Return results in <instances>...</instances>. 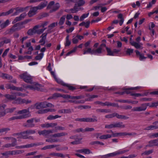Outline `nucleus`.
<instances>
[{"label":"nucleus","instance_id":"obj_1","mask_svg":"<svg viewBox=\"0 0 158 158\" xmlns=\"http://www.w3.org/2000/svg\"><path fill=\"white\" fill-rule=\"evenodd\" d=\"M61 97L64 98H70L71 99L69 100L68 102L71 103H73L76 104H83L85 101L83 100H80L84 98V97L81 95L77 96H71L68 95H62Z\"/></svg>","mask_w":158,"mask_h":158},{"label":"nucleus","instance_id":"obj_62","mask_svg":"<svg viewBox=\"0 0 158 158\" xmlns=\"http://www.w3.org/2000/svg\"><path fill=\"white\" fill-rule=\"evenodd\" d=\"M9 50V48H8L6 49L4 52L2 54V57H4L5 56H6Z\"/></svg>","mask_w":158,"mask_h":158},{"label":"nucleus","instance_id":"obj_50","mask_svg":"<svg viewBox=\"0 0 158 158\" xmlns=\"http://www.w3.org/2000/svg\"><path fill=\"white\" fill-rule=\"evenodd\" d=\"M92 118H89V122H94L97 121V117L95 116H93Z\"/></svg>","mask_w":158,"mask_h":158},{"label":"nucleus","instance_id":"obj_33","mask_svg":"<svg viewBox=\"0 0 158 158\" xmlns=\"http://www.w3.org/2000/svg\"><path fill=\"white\" fill-rule=\"evenodd\" d=\"M114 127H118L120 128H123L125 127L124 124L121 122H116L114 123Z\"/></svg>","mask_w":158,"mask_h":158},{"label":"nucleus","instance_id":"obj_7","mask_svg":"<svg viewBox=\"0 0 158 158\" xmlns=\"http://www.w3.org/2000/svg\"><path fill=\"white\" fill-rule=\"evenodd\" d=\"M31 101L28 100H26L25 99H22L20 98H16L15 99L14 102H13V104H21L24 103L26 104H28L30 103Z\"/></svg>","mask_w":158,"mask_h":158},{"label":"nucleus","instance_id":"obj_34","mask_svg":"<svg viewBox=\"0 0 158 158\" xmlns=\"http://www.w3.org/2000/svg\"><path fill=\"white\" fill-rule=\"evenodd\" d=\"M9 24V20L8 19H7L6 21L5 22L1 23L0 25V27L1 28L3 29L5 28L6 27L8 26Z\"/></svg>","mask_w":158,"mask_h":158},{"label":"nucleus","instance_id":"obj_56","mask_svg":"<svg viewBox=\"0 0 158 158\" xmlns=\"http://www.w3.org/2000/svg\"><path fill=\"white\" fill-rule=\"evenodd\" d=\"M57 24L58 23L57 22L53 23L50 24L48 26V28L50 29H52L54 27L56 26L57 25Z\"/></svg>","mask_w":158,"mask_h":158},{"label":"nucleus","instance_id":"obj_32","mask_svg":"<svg viewBox=\"0 0 158 158\" xmlns=\"http://www.w3.org/2000/svg\"><path fill=\"white\" fill-rule=\"evenodd\" d=\"M57 146V145L52 144L47 145L41 148V150H46L48 149H52L56 147Z\"/></svg>","mask_w":158,"mask_h":158},{"label":"nucleus","instance_id":"obj_38","mask_svg":"<svg viewBox=\"0 0 158 158\" xmlns=\"http://www.w3.org/2000/svg\"><path fill=\"white\" fill-rule=\"evenodd\" d=\"M65 17L66 16L65 15H64L60 18L58 23L59 25H62L63 24L65 21Z\"/></svg>","mask_w":158,"mask_h":158},{"label":"nucleus","instance_id":"obj_17","mask_svg":"<svg viewBox=\"0 0 158 158\" xmlns=\"http://www.w3.org/2000/svg\"><path fill=\"white\" fill-rule=\"evenodd\" d=\"M128 151L129 150H119L114 152L109 153V155H110V157L114 156L117 155L123 154Z\"/></svg>","mask_w":158,"mask_h":158},{"label":"nucleus","instance_id":"obj_51","mask_svg":"<svg viewBox=\"0 0 158 158\" xmlns=\"http://www.w3.org/2000/svg\"><path fill=\"white\" fill-rule=\"evenodd\" d=\"M1 155L6 158H8L9 156L10 155L9 151H6L5 152L1 153Z\"/></svg>","mask_w":158,"mask_h":158},{"label":"nucleus","instance_id":"obj_53","mask_svg":"<svg viewBox=\"0 0 158 158\" xmlns=\"http://www.w3.org/2000/svg\"><path fill=\"white\" fill-rule=\"evenodd\" d=\"M43 56V53H40L35 57V59L37 60H40L42 59Z\"/></svg>","mask_w":158,"mask_h":158},{"label":"nucleus","instance_id":"obj_29","mask_svg":"<svg viewBox=\"0 0 158 158\" xmlns=\"http://www.w3.org/2000/svg\"><path fill=\"white\" fill-rule=\"evenodd\" d=\"M35 144L33 143H31L29 144H27L25 145H22L20 146H16L15 148L17 149H20L25 148H30L33 147L35 146Z\"/></svg>","mask_w":158,"mask_h":158},{"label":"nucleus","instance_id":"obj_25","mask_svg":"<svg viewBox=\"0 0 158 158\" xmlns=\"http://www.w3.org/2000/svg\"><path fill=\"white\" fill-rule=\"evenodd\" d=\"M99 104H101L102 106H112L114 107H118V104L109 102H106L105 103H102L101 102H99L98 103Z\"/></svg>","mask_w":158,"mask_h":158},{"label":"nucleus","instance_id":"obj_58","mask_svg":"<svg viewBox=\"0 0 158 158\" xmlns=\"http://www.w3.org/2000/svg\"><path fill=\"white\" fill-rule=\"evenodd\" d=\"M114 126V123L111 124L109 125H105V128L108 129H111L113 128H115Z\"/></svg>","mask_w":158,"mask_h":158},{"label":"nucleus","instance_id":"obj_4","mask_svg":"<svg viewBox=\"0 0 158 158\" xmlns=\"http://www.w3.org/2000/svg\"><path fill=\"white\" fill-rule=\"evenodd\" d=\"M17 113L19 115L21 119L28 118L31 116L29 110L28 109L19 110L18 111Z\"/></svg>","mask_w":158,"mask_h":158},{"label":"nucleus","instance_id":"obj_30","mask_svg":"<svg viewBox=\"0 0 158 158\" xmlns=\"http://www.w3.org/2000/svg\"><path fill=\"white\" fill-rule=\"evenodd\" d=\"M10 155H13L19 154L22 153L24 152V151L20 150H14L12 151H9Z\"/></svg>","mask_w":158,"mask_h":158},{"label":"nucleus","instance_id":"obj_41","mask_svg":"<svg viewBox=\"0 0 158 158\" xmlns=\"http://www.w3.org/2000/svg\"><path fill=\"white\" fill-rule=\"evenodd\" d=\"M96 111L98 112L108 113L110 112V110L109 109H97Z\"/></svg>","mask_w":158,"mask_h":158},{"label":"nucleus","instance_id":"obj_14","mask_svg":"<svg viewBox=\"0 0 158 158\" xmlns=\"http://www.w3.org/2000/svg\"><path fill=\"white\" fill-rule=\"evenodd\" d=\"M11 143H8L3 145L5 148H10L14 147L17 145V140L16 139H13Z\"/></svg>","mask_w":158,"mask_h":158},{"label":"nucleus","instance_id":"obj_23","mask_svg":"<svg viewBox=\"0 0 158 158\" xmlns=\"http://www.w3.org/2000/svg\"><path fill=\"white\" fill-rule=\"evenodd\" d=\"M42 108H46L47 107H53L54 106L51 103L47 102H40Z\"/></svg>","mask_w":158,"mask_h":158},{"label":"nucleus","instance_id":"obj_19","mask_svg":"<svg viewBox=\"0 0 158 158\" xmlns=\"http://www.w3.org/2000/svg\"><path fill=\"white\" fill-rule=\"evenodd\" d=\"M106 45L104 44H102L100 46L95 50H94V54L101 53L103 50V47H106Z\"/></svg>","mask_w":158,"mask_h":158},{"label":"nucleus","instance_id":"obj_48","mask_svg":"<svg viewBox=\"0 0 158 158\" xmlns=\"http://www.w3.org/2000/svg\"><path fill=\"white\" fill-rule=\"evenodd\" d=\"M153 150H149L145 151L144 152H143L141 153L142 156L143 155H149L153 152Z\"/></svg>","mask_w":158,"mask_h":158},{"label":"nucleus","instance_id":"obj_9","mask_svg":"<svg viewBox=\"0 0 158 158\" xmlns=\"http://www.w3.org/2000/svg\"><path fill=\"white\" fill-rule=\"evenodd\" d=\"M55 79L58 83L63 86L67 87L69 90H73L75 89V88L73 86L71 85H70L65 83L60 79H57L56 77Z\"/></svg>","mask_w":158,"mask_h":158},{"label":"nucleus","instance_id":"obj_31","mask_svg":"<svg viewBox=\"0 0 158 158\" xmlns=\"http://www.w3.org/2000/svg\"><path fill=\"white\" fill-rule=\"evenodd\" d=\"M94 50H92L90 48H86L83 50V54L84 55L89 53L91 55L94 54Z\"/></svg>","mask_w":158,"mask_h":158},{"label":"nucleus","instance_id":"obj_37","mask_svg":"<svg viewBox=\"0 0 158 158\" xmlns=\"http://www.w3.org/2000/svg\"><path fill=\"white\" fill-rule=\"evenodd\" d=\"M49 155L50 156L60 157H64V156L63 154L61 153H55V152L51 153L49 154Z\"/></svg>","mask_w":158,"mask_h":158},{"label":"nucleus","instance_id":"obj_2","mask_svg":"<svg viewBox=\"0 0 158 158\" xmlns=\"http://www.w3.org/2000/svg\"><path fill=\"white\" fill-rule=\"evenodd\" d=\"M60 7V4L57 3L55 4V2L53 1L50 2L48 4L47 9L50 10V13H52L57 10Z\"/></svg>","mask_w":158,"mask_h":158},{"label":"nucleus","instance_id":"obj_47","mask_svg":"<svg viewBox=\"0 0 158 158\" xmlns=\"http://www.w3.org/2000/svg\"><path fill=\"white\" fill-rule=\"evenodd\" d=\"M16 110V108L15 107L12 108H8L6 109L5 110L6 113H12L14 110Z\"/></svg>","mask_w":158,"mask_h":158},{"label":"nucleus","instance_id":"obj_55","mask_svg":"<svg viewBox=\"0 0 158 158\" xmlns=\"http://www.w3.org/2000/svg\"><path fill=\"white\" fill-rule=\"evenodd\" d=\"M89 13L87 14H83L80 18V21H82L84 20V19L87 17L89 15Z\"/></svg>","mask_w":158,"mask_h":158},{"label":"nucleus","instance_id":"obj_45","mask_svg":"<svg viewBox=\"0 0 158 158\" xmlns=\"http://www.w3.org/2000/svg\"><path fill=\"white\" fill-rule=\"evenodd\" d=\"M47 35V33H44L41 36L42 38L39 41L40 43H42L43 42H45V40L46 39Z\"/></svg>","mask_w":158,"mask_h":158},{"label":"nucleus","instance_id":"obj_42","mask_svg":"<svg viewBox=\"0 0 158 158\" xmlns=\"http://www.w3.org/2000/svg\"><path fill=\"white\" fill-rule=\"evenodd\" d=\"M118 18L120 19L119 25L120 26L122 25L124 21V19L123 17V15L121 14H119L118 15Z\"/></svg>","mask_w":158,"mask_h":158},{"label":"nucleus","instance_id":"obj_21","mask_svg":"<svg viewBox=\"0 0 158 158\" xmlns=\"http://www.w3.org/2000/svg\"><path fill=\"white\" fill-rule=\"evenodd\" d=\"M37 10L35 6L32 7L28 13V15L29 17H32L36 14Z\"/></svg>","mask_w":158,"mask_h":158},{"label":"nucleus","instance_id":"obj_10","mask_svg":"<svg viewBox=\"0 0 158 158\" xmlns=\"http://www.w3.org/2000/svg\"><path fill=\"white\" fill-rule=\"evenodd\" d=\"M136 135L135 133H127V132H119L116 133L115 134H113V136L114 137H117L119 136H122L124 135H128L130 136H134Z\"/></svg>","mask_w":158,"mask_h":158},{"label":"nucleus","instance_id":"obj_44","mask_svg":"<svg viewBox=\"0 0 158 158\" xmlns=\"http://www.w3.org/2000/svg\"><path fill=\"white\" fill-rule=\"evenodd\" d=\"M46 141L50 143L57 142L59 141V140L57 139H52L50 138L46 139Z\"/></svg>","mask_w":158,"mask_h":158},{"label":"nucleus","instance_id":"obj_46","mask_svg":"<svg viewBox=\"0 0 158 158\" xmlns=\"http://www.w3.org/2000/svg\"><path fill=\"white\" fill-rule=\"evenodd\" d=\"M106 48L107 51V55L111 56H115V54L114 53L113 51H112L109 48L106 47Z\"/></svg>","mask_w":158,"mask_h":158},{"label":"nucleus","instance_id":"obj_40","mask_svg":"<svg viewBox=\"0 0 158 158\" xmlns=\"http://www.w3.org/2000/svg\"><path fill=\"white\" fill-rule=\"evenodd\" d=\"M71 41L69 40V35H67L66 38L65 42L64 43V45L65 47L69 46L71 44Z\"/></svg>","mask_w":158,"mask_h":158},{"label":"nucleus","instance_id":"obj_12","mask_svg":"<svg viewBox=\"0 0 158 158\" xmlns=\"http://www.w3.org/2000/svg\"><path fill=\"white\" fill-rule=\"evenodd\" d=\"M146 108V104H143L140 106L134 107L132 110L135 111H141L145 110Z\"/></svg>","mask_w":158,"mask_h":158},{"label":"nucleus","instance_id":"obj_11","mask_svg":"<svg viewBox=\"0 0 158 158\" xmlns=\"http://www.w3.org/2000/svg\"><path fill=\"white\" fill-rule=\"evenodd\" d=\"M158 121H156L152 123V125L148 126L144 128L145 130H152L158 129Z\"/></svg>","mask_w":158,"mask_h":158},{"label":"nucleus","instance_id":"obj_49","mask_svg":"<svg viewBox=\"0 0 158 158\" xmlns=\"http://www.w3.org/2000/svg\"><path fill=\"white\" fill-rule=\"evenodd\" d=\"M21 119L19 115L13 116L9 118V120L10 121L14 120L16 119Z\"/></svg>","mask_w":158,"mask_h":158},{"label":"nucleus","instance_id":"obj_24","mask_svg":"<svg viewBox=\"0 0 158 158\" xmlns=\"http://www.w3.org/2000/svg\"><path fill=\"white\" fill-rule=\"evenodd\" d=\"M135 52L136 55L139 56V60H140L143 61L147 58V57H145L143 54L141 53L138 50H136Z\"/></svg>","mask_w":158,"mask_h":158},{"label":"nucleus","instance_id":"obj_13","mask_svg":"<svg viewBox=\"0 0 158 158\" xmlns=\"http://www.w3.org/2000/svg\"><path fill=\"white\" fill-rule=\"evenodd\" d=\"M53 132L52 130H44L42 131H39L38 133L40 135H42L45 136H47L49 135V134Z\"/></svg>","mask_w":158,"mask_h":158},{"label":"nucleus","instance_id":"obj_27","mask_svg":"<svg viewBox=\"0 0 158 158\" xmlns=\"http://www.w3.org/2000/svg\"><path fill=\"white\" fill-rule=\"evenodd\" d=\"M7 99L10 100H15L16 98V95L15 94V93H12V94H6L4 95Z\"/></svg>","mask_w":158,"mask_h":158},{"label":"nucleus","instance_id":"obj_6","mask_svg":"<svg viewBox=\"0 0 158 158\" xmlns=\"http://www.w3.org/2000/svg\"><path fill=\"white\" fill-rule=\"evenodd\" d=\"M26 88H29L33 90L41 91L42 87L40 85L36 82H34L32 85H27L25 86Z\"/></svg>","mask_w":158,"mask_h":158},{"label":"nucleus","instance_id":"obj_8","mask_svg":"<svg viewBox=\"0 0 158 158\" xmlns=\"http://www.w3.org/2000/svg\"><path fill=\"white\" fill-rule=\"evenodd\" d=\"M17 138H23L24 139H33V138L31 136H28L27 131L20 133L17 135Z\"/></svg>","mask_w":158,"mask_h":158},{"label":"nucleus","instance_id":"obj_18","mask_svg":"<svg viewBox=\"0 0 158 158\" xmlns=\"http://www.w3.org/2000/svg\"><path fill=\"white\" fill-rule=\"evenodd\" d=\"M148 144L146 146V147H151L154 146H158V139H154L149 141Z\"/></svg>","mask_w":158,"mask_h":158},{"label":"nucleus","instance_id":"obj_43","mask_svg":"<svg viewBox=\"0 0 158 158\" xmlns=\"http://www.w3.org/2000/svg\"><path fill=\"white\" fill-rule=\"evenodd\" d=\"M112 137V135L110 134H107L103 135L100 136L99 138L101 139H106L108 138H111Z\"/></svg>","mask_w":158,"mask_h":158},{"label":"nucleus","instance_id":"obj_16","mask_svg":"<svg viewBox=\"0 0 158 158\" xmlns=\"http://www.w3.org/2000/svg\"><path fill=\"white\" fill-rule=\"evenodd\" d=\"M6 88L7 89H10L13 90L23 91V89L22 87H17L10 84H7L6 85Z\"/></svg>","mask_w":158,"mask_h":158},{"label":"nucleus","instance_id":"obj_52","mask_svg":"<svg viewBox=\"0 0 158 158\" xmlns=\"http://www.w3.org/2000/svg\"><path fill=\"white\" fill-rule=\"evenodd\" d=\"M77 46L75 47L73 49L70 51V52H68L66 54V56H68L69 55L71 54L77 50Z\"/></svg>","mask_w":158,"mask_h":158},{"label":"nucleus","instance_id":"obj_22","mask_svg":"<svg viewBox=\"0 0 158 158\" xmlns=\"http://www.w3.org/2000/svg\"><path fill=\"white\" fill-rule=\"evenodd\" d=\"M39 26L36 25L32 29H29L27 33L29 35H32L36 33V29L40 28Z\"/></svg>","mask_w":158,"mask_h":158},{"label":"nucleus","instance_id":"obj_57","mask_svg":"<svg viewBox=\"0 0 158 158\" xmlns=\"http://www.w3.org/2000/svg\"><path fill=\"white\" fill-rule=\"evenodd\" d=\"M46 28H45L43 29H36V33L38 34H40L42 33L46 29Z\"/></svg>","mask_w":158,"mask_h":158},{"label":"nucleus","instance_id":"obj_5","mask_svg":"<svg viewBox=\"0 0 158 158\" xmlns=\"http://www.w3.org/2000/svg\"><path fill=\"white\" fill-rule=\"evenodd\" d=\"M19 77L27 83H31L32 81V77L27 72L24 73L19 75Z\"/></svg>","mask_w":158,"mask_h":158},{"label":"nucleus","instance_id":"obj_15","mask_svg":"<svg viewBox=\"0 0 158 158\" xmlns=\"http://www.w3.org/2000/svg\"><path fill=\"white\" fill-rule=\"evenodd\" d=\"M35 125L33 118L27 120L26 123L24 124V126L26 127H33L35 126Z\"/></svg>","mask_w":158,"mask_h":158},{"label":"nucleus","instance_id":"obj_60","mask_svg":"<svg viewBox=\"0 0 158 158\" xmlns=\"http://www.w3.org/2000/svg\"><path fill=\"white\" fill-rule=\"evenodd\" d=\"M116 44L117 48H121L122 47V43L120 41H117L116 42Z\"/></svg>","mask_w":158,"mask_h":158},{"label":"nucleus","instance_id":"obj_39","mask_svg":"<svg viewBox=\"0 0 158 158\" xmlns=\"http://www.w3.org/2000/svg\"><path fill=\"white\" fill-rule=\"evenodd\" d=\"M74 2H77V6H83L85 3V1L83 0H75Z\"/></svg>","mask_w":158,"mask_h":158},{"label":"nucleus","instance_id":"obj_64","mask_svg":"<svg viewBox=\"0 0 158 158\" xmlns=\"http://www.w3.org/2000/svg\"><path fill=\"white\" fill-rule=\"evenodd\" d=\"M21 20V18H20L19 16V17H17L14 19V20L12 21V23L14 24L15 23H16L17 22L19 21L20 20Z\"/></svg>","mask_w":158,"mask_h":158},{"label":"nucleus","instance_id":"obj_3","mask_svg":"<svg viewBox=\"0 0 158 158\" xmlns=\"http://www.w3.org/2000/svg\"><path fill=\"white\" fill-rule=\"evenodd\" d=\"M130 40H131L130 42V43L132 46L134 47L137 49H143V44L140 42L141 41V38L140 37H138L135 39L136 41L131 40V39Z\"/></svg>","mask_w":158,"mask_h":158},{"label":"nucleus","instance_id":"obj_61","mask_svg":"<svg viewBox=\"0 0 158 158\" xmlns=\"http://www.w3.org/2000/svg\"><path fill=\"white\" fill-rule=\"evenodd\" d=\"M72 41L73 43L74 44H77L78 43V40L77 36L73 38L72 39Z\"/></svg>","mask_w":158,"mask_h":158},{"label":"nucleus","instance_id":"obj_59","mask_svg":"<svg viewBox=\"0 0 158 158\" xmlns=\"http://www.w3.org/2000/svg\"><path fill=\"white\" fill-rule=\"evenodd\" d=\"M47 113V109H44L41 110H39L38 113L40 114H43Z\"/></svg>","mask_w":158,"mask_h":158},{"label":"nucleus","instance_id":"obj_26","mask_svg":"<svg viewBox=\"0 0 158 158\" xmlns=\"http://www.w3.org/2000/svg\"><path fill=\"white\" fill-rule=\"evenodd\" d=\"M67 133L65 132H61L54 134L52 135H51V138L54 137H59L62 136L67 135Z\"/></svg>","mask_w":158,"mask_h":158},{"label":"nucleus","instance_id":"obj_54","mask_svg":"<svg viewBox=\"0 0 158 158\" xmlns=\"http://www.w3.org/2000/svg\"><path fill=\"white\" fill-rule=\"evenodd\" d=\"M15 10H17L19 13L23 11L25 9L23 7H17L14 8Z\"/></svg>","mask_w":158,"mask_h":158},{"label":"nucleus","instance_id":"obj_63","mask_svg":"<svg viewBox=\"0 0 158 158\" xmlns=\"http://www.w3.org/2000/svg\"><path fill=\"white\" fill-rule=\"evenodd\" d=\"M133 52V49H132L128 48L126 51V53L128 55H130L131 53Z\"/></svg>","mask_w":158,"mask_h":158},{"label":"nucleus","instance_id":"obj_28","mask_svg":"<svg viewBox=\"0 0 158 158\" xmlns=\"http://www.w3.org/2000/svg\"><path fill=\"white\" fill-rule=\"evenodd\" d=\"M48 2L47 1H45L44 2L41 3L38 6H35L37 10H41L45 7L47 5Z\"/></svg>","mask_w":158,"mask_h":158},{"label":"nucleus","instance_id":"obj_35","mask_svg":"<svg viewBox=\"0 0 158 158\" xmlns=\"http://www.w3.org/2000/svg\"><path fill=\"white\" fill-rule=\"evenodd\" d=\"M114 117L116 116L117 118L119 119H126L128 118V117L124 115L119 114L117 113H114Z\"/></svg>","mask_w":158,"mask_h":158},{"label":"nucleus","instance_id":"obj_36","mask_svg":"<svg viewBox=\"0 0 158 158\" xmlns=\"http://www.w3.org/2000/svg\"><path fill=\"white\" fill-rule=\"evenodd\" d=\"M1 77L3 79H6L8 80H11L12 79V77L9 75L7 74L2 73L1 75Z\"/></svg>","mask_w":158,"mask_h":158},{"label":"nucleus","instance_id":"obj_20","mask_svg":"<svg viewBox=\"0 0 158 158\" xmlns=\"http://www.w3.org/2000/svg\"><path fill=\"white\" fill-rule=\"evenodd\" d=\"M21 25V23H19L15 24L10 29V32H14L20 29Z\"/></svg>","mask_w":158,"mask_h":158}]
</instances>
